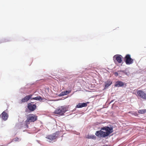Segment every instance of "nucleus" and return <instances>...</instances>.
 Listing matches in <instances>:
<instances>
[{
  "label": "nucleus",
  "mask_w": 146,
  "mask_h": 146,
  "mask_svg": "<svg viewBox=\"0 0 146 146\" xmlns=\"http://www.w3.org/2000/svg\"><path fill=\"white\" fill-rule=\"evenodd\" d=\"M113 132V128L108 126H105L102 128L100 131H96L95 135L97 136L99 135L101 137H106L108 136Z\"/></svg>",
  "instance_id": "1"
},
{
  "label": "nucleus",
  "mask_w": 146,
  "mask_h": 146,
  "mask_svg": "<svg viewBox=\"0 0 146 146\" xmlns=\"http://www.w3.org/2000/svg\"><path fill=\"white\" fill-rule=\"evenodd\" d=\"M37 116L33 114L30 113L27 115V119L25 121V125L27 128L29 127L28 125L31 122H34L37 120Z\"/></svg>",
  "instance_id": "2"
},
{
  "label": "nucleus",
  "mask_w": 146,
  "mask_h": 146,
  "mask_svg": "<svg viewBox=\"0 0 146 146\" xmlns=\"http://www.w3.org/2000/svg\"><path fill=\"white\" fill-rule=\"evenodd\" d=\"M67 110V108L65 106H62L56 109L54 111V113L55 114L62 115Z\"/></svg>",
  "instance_id": "3"
},
{
  "label": "nucleus",
  "mask_w": 146,
  "mask_h": 146,
  "mask_svg": "<svg viewBox=\"0 0 146 146\" xmlns=\"http://www.w3.org/2000/svg\"><path fill=\"white\" fill-rule=\"evenodd\" d=\"M137 96L140 98L146 100V94L141 90H138L137 92Z\"/></svg>",
  "instance_id": "4"
},
{
  "label": "nucleus",
  "mask_w": 146,
  "mask_h": 146,
  "mask_svg": "<svg viewBox=\"0 0 146 146\" xmlns=\"http://www.w3.org/2000/svg\"><path fill=\"white\" fill-rule=\"evenodd\" d=\"M58 132H56L48 136L46 138L50 140L53 141L58 137Z\"/></svg>",
  "instance_id": "5"
},
{
  "label": "nucleus",
  "mask_w": 146,
  "mask_h": 146,
  "mask_svg": "<svg viewBox=\"0 0 146 146\" xmlns=\"http://www.w3.org/2000/svg\"><path fill=\"white\" fill-rule=\"evenodd\" d=\"M122 56L121 55L119 54H116L113 57V60L115 62H117L119 63H120L121 62Z\"/></svg>",
  "instance_id": "6"
},
{
  "label": "nucleus",
  "mask_w": 146,
  "mask_h": 146,
  "mask_svg": "<svg viewBox=\"0 0 146 146\" xmlns=\"http://www.w3.org/2000/svg\"><path fill=\"white\" fill-rule=\"evenodd\" d=\"M32 103H29L28 104V108L31 111H34L36 108V106L35 104H32Z\"/></svg>",
  "instance_id": "7"
},
{
  "label": "nucleus",
  "mask_w": 146,
  "mask_h": 146,
  "mask_svg": "<svg viewBox=\"0 0 146 146\" xmlns=\"http://www.w3.org/2000/svg\"><path fill=\"white\" fill-rule=\"evenodd\" d=\"M33 94H30L28 95L23 98L21 100V103H24L28 102L30 99L31 100V98L33 96Z\"/></svg>",
  "instance_id": "8"
},
{
  "label": "nucleus",
  "mask_w": 146,
  "mask_h": 146,
  "mask_svg": "<svg viewBox=\"0 0 146 146\" xmlns=\"http://www.w3.org/2000/svg\"><path fill=\"white\" fill-rule=\"evenodd\" d=\"M9 117L8 114L5 111H3L1 114L0 117L1 119L4 121L7 120Z\"/></svg>",
  "instance_id": "9"
},
{
  "label": "nucleus",
  "mask_w": 146,
  "mask_h": 146,
  "mask_svg": "<svg viewBox=\"0 0 146 146\" xmlns=\"http://www.w3.org/2000/svg\"><path fill=\"white\" fill-rule=\"evenodd\" d=\"M88 102L87 103H79L76 106L77 108H81L83 107H86L87 106V104Z\"/></svg>",
  "instance_id": "10"
},
{
  "label": "nucleus",
  "mask_w": 146,
  "mask_h": 146,
  "mask_svg": "<svg viewBox=\"0 0 146 146\" xmlns=\"http://www.w3.org/2000/svg\"><path fill=\"white\" fill-rule=\"evenodd\" d=\"M39 100L42 101H44L46 100V99L45 98H42L40 96H37L35 97L31 98V100Z\"/></svg>",
  "instance_id": "11"
},
{
  "label": "nucleus",
  "mask_w": 146,
  "mask_h": 146,
  "mask_svg": "<svg viewBox=\"0 0 146 146\" xmlns=\"http://www.w3.org/2000/svg\"><path fill=\"white\" fill-rule=\"evenodd\" d=\"M123 83L121 81H117L116 82L115 86L116 87H119L123 85Z\"/></svg>",
  "instance_id": "12"
},
{
  "label": "nucleus",
  "mask_w": 146,
  "mask_h": 146,
  "mask_svg": "<svg viewBox=\"0 0 146 146\" xmlns=\"http://www.w3.org/2000/svg\"><path fill=\"white\" fill-rule=\"evenodd\" d=\"M112 83V82L110 80H108L105 83V87L106 88H108V87H109L110 85Z\"/></svg>",
  "instance_id": "13"
},
{
  "label": "nucleus",
  "mask_w": 146,
  "mask_h": 146,
  "mask_svg": "<svg viewBox=\"0 0 146 146\" xmlns=\"http://www.w3.org/2000/svg\"><path fill=\"white\" fill-rule=\"evenodd\" d=\"M133 61V60L131 58L130 55L128 54V64H132Z\"/></svg>",
  "instance_id": "14"
},
{
  "label": "nucleus",
  "mask_w": 146,
  "mask_h": 146,
  "mask_svg": "<svg viewBox=\"0 0 146 146\" xmlns=\"http://www.w3.org/2000/svg\"><path fill=\"white\" fill-rule=\"evenodd\" d=\"M87 138L88 139H95L96 138V136L94 135H88Z\"/></svg>",
  "instance_id": "15"
},
{
  "label": "nucleus",
  "mask_w": 146,
  "mask_h": 146,
  "mask_svg": "<svg viewBox=\"0 0 146 146\" xmlns=\"http://www.w3.org/2000/svg\"><path fill=\"white\" fill-rule=\"evenodd\" d=\"M138 113H139L143 114L146 113V109H142L139 110L138 111Z\"/></svg>",
  "instance_id": "16"
},
{
  "label": "nucleus",
  "mask_w": 146,
  "mask_h": 146,
  "mask_svg": "<svg viewBox=\"0 0 146 146\" xmlns=\"http://www.w3.org/2000/svg\"><path fill=\"white\" fill-rule=\"evenodd\" d=\"M66 95V94H65L64 92H62L59 95V96H63Z\"/></svg>",
  "instance_id": "17"
},
{
  "label": "nucleus",
  "mask_w": 146,
  "mask_h": 146,
  "mask_svg": "<svg viewBox=\"0 0 146 146\" xmlns=\"http://www.w3.org/2000/svg\"><path fill=\"white\" fill-rule=\"evenodd\" d=\"M125 58V62H126V63L127 64H128V54H126Z\"/></svg>",
  "instance_id": "18"
},
{
  "label": "nucleus",
  "mask_w": 146,
  "mask_h": 146,
  "mask_svg": "<svg viewBox=\"0 0 146 146\" xmlns=\"http://www.w3.org/2000/svg\"><path fill=\"white\" fill-rule=\"evenodd\" d=\"M19 140H20L21 139H19V138L17 137L14 138L13 140L15 141H19Z\"/></svg>",
  "instance_id": "19"
},
{
  "label": "nucleus",
  "mask_w": 146,
  "mask_h": 146,
  "mask_svg": "<svg viewBox=\"0 0 146 146\" xmlns=\"http://www.w3.org/2000/svg\"><path fill=\"white\" fill-rule=\"evenodd\" d=\"M71 91H64L65 94H66V95L70 93L71 92Z\"/></svg>",
  "instance_id": "20"
},
{
  "label": "nucleus",
  "mask_w": 146,
  "mask_h": 146,
  "mask_svg": "<svg viewBox=\"0 0 146 146\" xmlns=\"http://www.w3.org/2000/svg\"><path fill=\"white\" fill-rule=\"evenodd\" d=\"M114 74L115 76H117L118 75V73L117 72H115Z\"/></svg>",
  "instance_id": "21"
},
{
  "label": "nucleus",
  "mask_w": 146,
  "mask_h": 146,
  "mask_svg": "<svg viewBox=\"0 0 146 146\" xmlns=\"http://www.w3.org/2000/svg\"><path fill=\"white\" fill-rule=\"evenodd\" d=\"M103 146H108L107 145H104Z\"/></svg>",
  "instance_id": "22"
}]
</instances>
